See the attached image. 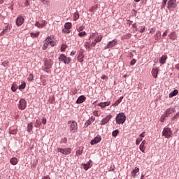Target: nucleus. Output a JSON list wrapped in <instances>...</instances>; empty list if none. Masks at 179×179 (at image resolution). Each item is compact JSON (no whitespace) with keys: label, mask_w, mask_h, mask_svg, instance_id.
Returning a JSON list of instances; mask_svg holds the SVG:
<instances>
[{"label":"nucleus","mask_w":179,"mask_h":179,"mask_svg":"<svg viewBox=\"0 0 179 179\" xmlns=\"http://www.w3.org/2000/svg\"><path fill=\"white\" fill-rule=\"evenodd\" d=\"M96 44H97V42H96V41H94L92 42L90 45H91V47H96Z\"/></svg>","instance_id":"obj_56"},{"label":"nucleus","mask_w":179,"mask_h":179,"mask_svg":"<svg viewBox=\"0 0 179 179\" xmlns=\"http://www.w3.org/2000/svg\"><path fill=\"white\" fill-rule=\"evenodd\" d=\"M24 23V18L22 16H20L16 20L17 26H22Z\"/></svg>","instance_id":"obj_11"},{"label":"nucleus","mask_w":179,"mask_h":179,"mask_svg":"<svg viewBox=\"0 0 179 179\" xmlns=\"http://www.w3.org/2000/svg\"><path fill=\"white\" fill-rule=\"evenodd\" d=\"M57 152H60V153H62L63 155H69L71 154V152H72V150L71 148H57Z\"/></svg>","instance_id":"obj_10"},{"label":"nucleus","mask_w":179,"mask_h":179,"mask_svg":"<svg viewBox=\"0 0 179 179\" xmlns=\"http://www.w3.org/2000/svg\"><path fill=\"white\" fill-rule=\"evenodd\" d=\"M101 79H102L103 80H108V77H107L106 75H103L101 77Z\"/></svg>","instance_id":"obj_52"},{"label":"nucleus","mask_w":179,"mask_h":179,"mask_svg":"<svg viewBox=\"0 0 179 179\" xmlns=\"http://www.w3.org/2000/svg\"><path fill=\"white\" fill-rule=\"evenodd\" d=\"M175 68H176V69H177L178 71H179V64H177L175 66Z\"/></svg>","instance_id":"obj_63"},{"label":"nucleus","mask_w":179,"mask_h":179,"mask_svg":"<svg viewBox=\"0 0 179 179\" xmlns=\"http://www.w3.org/2000/svg\"><path fill=\"white\" fill-rule=\"evenodd\" d=\"M122 99H124V96H121L119 99H117L115 103L113 104V106H118V104H120V103H121L122 101Z\"/></svg>","instance_id":"obj_34"},{"label":"nucleus","mask_w":179,"mask_h":179,"mask_svg":"<svg viewBox=\"0 0 179 179\" xmlns=\"http://www.w3.org/2000/svg\"><path fill=\"white\" fill-rule=\"evenodd\" d=\"M50 43L48 41H45V43H44L43 45L42 49L45 50L46 48H48V45Z\"/></svg>","instance_id":"obj_38"},{"label":"nucleus","mask_w":179,"mask_h":179,"mask_svg":"<svg viewBox=\"0 0 179 179\" xmlns=\"http://www.w3.org/2000/svg\"><path fill=\"white\" fill-rule=\"evenodd\" d=\"M42 179H50V176H44Z\"/></svg>","instance_id":"obj_64"},{"label":"nucleus","mask_w":179,"mask_h":179,"mask_svg":"<svg viewBox=\"0 0 179 179\" xmlns=\"http://www.w3.org/2000/svg\"><path fill=\"white\" fill-rule=\"evenodd\" d=\"M117 44H118V40L113 39V41L108 42V43L104 48V50H108V48H113V47H115Z\"/></svg>","instance_id":"obj_6"},{"label":"nucleus","mask_w":179,"mask_h":179,"mask_svg":"<svg viewBox=\"0 0 179 179\" xmlns=\"http://www.w3.org/2000/svg\"><path fill=\"white\" fill-rule=\"evenodd\" d=\"M177 94H178V90H174L173 92H171L169 94V97H174V96H177Z\"/></svg>","instance_id":"obj_26"},{"label":"nucleus","mask_w":179,"mask_h":179,"mask_svg":"<svg viewBox=\"0 0 179 179\" xmlns=\"http://www.w3.org/2000/svg\"><path fill=\"white\" fill-rule=\"evenodd\" d=\"M64 27L66 30H69L72 28V23L71 22H66L65 24H64Z\"/></svg>","instance_id":"obj_30"},{"label":"nucleus","mask_w":179,"mask_h":179,"mask_svg":"<svg viewBox=\"0 0 179 179\" xmlns=\"http://www.w3.org/2000/svg\"><path fill=\"white\" fill-rule=\"evenodd\" d=\"M69 124L70 125L71 132H72L73 134H75V132L78 131V123L75 122V120H73V121H69Z\"/></svg>","instance_id":"obj_5"},{"label":"nucleus","mask_w":179,"mask_h":179,"mask_svg":"<svg viewBox=\"0 0 179 179\" xmlns=\"http://www.w3.org/2000/svg\"><path fill=\"white\" fill-rule=\"evenodd\" d=\"M101 40H103V36H101V35L96 36V38L94 39L96 43H100V41H101Z\"/></svg>","instance_id":"obj_32"},{"label":"nucleus","mask_w":179,"mask_h":179,"mask_svg":"<svg viewBox=\"0 0 179 179\" xmlns=\"http://www.w3.org/2000/svg\"><path fill=\"white\" fill-rule=\"evenodd\" d=\"M30 35H31V37H32L33 38H37V37L40 36V31H38L36 33L31 32Z\"/></svg>","instance_id":"obj_28"},{"label":"nucleus","mask_w":179,"mask_h":179,"mask_svg":"<svg viewBox=\"0 0 179 179\" xmlns=\"http://www.w3.org/2000/svg\"><path fill=\"white\" fill-rule=\"evenodd\" d=\"M17 133V131H16V129H10L9 131L10 135H16Z\"/></svg>","instance_id":"obj_41"},{"label":"nucleus","mask_w":179,"mask_h":179,"mask_svg":"<svg viewBox=\"0 0 179 179\" xmlns=\"http://www.w3.org/2000/svg\"><path fill=\"white\" fill-rule=\"evenodd\" d=\"M94 120L95 118L92 117L91 119H89L86 122H85V125L86 127H89V125H90V124H93V122H94Z\"/></svg>","instance_id":"obj_27"},{"label":"nucleus","mask_w":179,"mask_h":179,"mask_svg":"<svg viewBox=\"0 0 179 179\" xmlns=\"http://www.w3.org/2000/svg\"><path fill=\"white\" fill-rule=\"evenodd\" d=\"M42 3H43L44 5H50V1L46 0H42Z\"/></svg>","instance_id":"obj_54"},{"label":"nucleus","mask_w":179,"mask_h":179,"mask_svg":"<svg viewBox=\"0 0 179 179\" xmlns=\"http://www.w3.org/2000/svg\"><path fill=\"white\" fill-rule=\"evenodd\" d=\"M45 24H47V22L45 20L42 21V23H40L38 22H36L35 23V26H36V27H38L40 29H43V27H45Z\"/></svg>","instance_id":"obj_13"},{"label":"nucleus","mask_w":179,"mask_h":179,"mask_svg":"<svg viewBox=\"0 0 179 179\" xmlns=\"http://www.w3.org/2000/svg\"><path fill=\"white\" fill-rule=\"evenodd\" d=\"M24 87H26V83L22 82V85H20L19 86V89H20V90H22L24 89Z\"/></svg>","instance_id":"obj_40"},{"label":"nucleus","mask_w":179,"mask_h":179,"mask_svg":"<svg viewBox=\"0 0 179 179\" xmlns=\"http://www.w3.org/2000/svg\"><path fill=\"white\" fill-rule=\"evenodd\" d=\"M79 37H83L86 36V31H82L78 34Z\"/></svg>","instance_id":"obj_48"},{"label":"nucleus","mask_w":179,"mask_h":179,"mask_svg":"<svg viewBox=\"0 0 179 179\" xmlns=\"http://www.w3.org/2000/svg\"><path fill=\"white\" fill-rule=\"evenodd\" d=\"M43 62H44V66H45V69H43V71H45V72H48L47 69H51V68H52V65H54V60L50 58H45L43 59Z\"/></svg>","instance_id":"obj_1"},{"label":"nucleus","mask_w":179,"mask_h":179,"mask_svg":"<svg viewBox=\"0 0 179 179\" xmlns=\"http://www.w3.org/2000/svg\"><path fill=\"white\" fill-rule=\"evenodd\" d=\"M26 107H27V101H26V99H21L18 104L19 110H24Z\"/></svg>","instance_id":"obj_8"},{"label":"nucleus","mask_w":179,"mask_h":179,"mask_svg":"<svg viewBox=\"0 0 179 179\" xmlns=\"http://www.w3.org/2000/svg\"><path fill=\"white\" fill-rule=\"evenodd\" d=\"M90 167H92V161L90 160L88 162H87V164H85L83 165V169L84 170L87 171L88 169H90Z\"/></svg>","instance_id":"obj_22"},{"label":"nucleus","mask_w":179,"mask_h":179,"mask_svg":"<svg viewBox=\"0 0 179 179\" xmlns=\"http://www.w3.org/2000/svg\"><path fill=\"white\" fill-rule=\"evenodd\" d=\"M138 171H139V168L135 167V169H133L131 172V177H132V178H135V177H136V174H138Z\"/></svg>","instance_id":"obj_16"},{"label":"nucleus","mask_w":179,"mask_h":179,"mask_svg":"<svg viewBox=\"0 0 179 179\" xmlns=\"http://www.w3.org/2000/svg\"><path fill=\"white\" fill-rule=\"evenodd\" d=\"M68 48V45L63 44L61 46V52H65V50H66Z\"/></svg>","instance_id":"obj_35"},{"label":"nucleus","mask_w":179,"mask_h":179,"mask_svg":"<svg viewBox=\"0 0 179 179\" xmlns=\"http://www.w3.org/2000/svg\"><path fill=\"white\" fill-rule=\"evenodd\" d=\"M58 59L60 62H63V64H65L66 65H69V64H71V57H68L64 54L60 55Z\"/></svg>","instance_id":"obj_4"},{"label":"nucleus","mask_w":179,"mask_h":179,"mask_svg":"<svg viewBox=\"0 0 179 179\" xmlns=\"http://www.w3.org/2000/svg\"><path fill=\"white\" fill-rule=\"evenodd\" d=\"M139 149L141 152H143V153H145V150H146V146H145V144H141Z\"/></svg>","instance_id":"obj_31"},{"label":"nucleus","mask_w":179,"mask_h":179,"mask_svg":"<svg viewBox=\"0 0 179 179\" xmlns=\"http://www.w3.org/2000/svg\"><path fill=\"white\" fill-rule=\"evenodd\" d=\"M145 31V26H141L140 29V33H143Z\"/></svg>","instance_id":"obj_58"},{"label":"nucleus","mask_w":179,"mask_h":179,"mask_svg":"<svg viewBox=\"0 0 179 179\" xmlns=\"http://www.w3.org/2000/svg\"><path fill=\"white\" fill-rule=\"evenodd\" d=\"M9 29H10V26L8 24L5 27L3 31H4V33H8V30H9Z\"/></svg>","instance_id":"obj_44"},{"label":"nucleus","mask_w":179,"mask_h":179,"mask_svg":"<svg viewBox=\"0 0 179 179\" xmlns=\"http://www.w3.org/2000/svg\"><path fill=\"white\" fill-rule=\"evenodd\" d=\"M45 41L49 43V44H50V45H51V47H54L55 45V42L54 41V40H52V38H51L50 36H48L45 38Z\"/></svg>","instance_id":"obj_17"},{"label":"nucleus","mask_w":179,"mask_h":179,"mask_svg":"<svg viewBox=\"0 0 179 179\" xmlns=\"http://www.w3.org/2000/svg\"><path fill=\"white\" fill-rule=\"evenodd\" d=\"M142 141H143L142 138H137L136 141V145L138 146V145H139V143H141V142H142Z\"/></svg>","instance_id":"obj_45"},{"label":"nucleus","mask_w":179,"mask_h":179,"mask_svg":"<svg viewBox=\"0 0 179 179\" xmlns=\"http://www.w3.org/2000/svg\"><path fill=\"white\" fill-rule=\"evenodd\" d=\"M166 118H167V116H166V115L164 114V115L161 117V118H160L161 122H164V120H166Z\"/></svg>","instance_id":"obj_46"},{"label":"nucleus","mask_w":179,"mask_h":179,"mask_svg":"<svg viewBox=\"0 0 179 179\" xmlns=\"http://www.w3.org/2000/svg\"><path fill=\"white\" fill-rule=\"evenodd\" d=\"M85 101H86L85 96H83V95H81V96H80L78 98V99H77V101H76V103H77V104H81V103H83V102Z\"/></svg>","instance_id":"obj_18"},{"label":"nucleus","mask_w":179,"mask_h":179,"mask_svg":"<svg viewBox=\"0 0 179 179\" xmlns=\"http://www.w3.org/2000/svg\"><path fill=\"white\" fill-rule=\"evenodd\" d=\"M33 131V122H30L27 125V132H31Z\"/></svg>","instance_id":"obj_29"},{"label":"nucleus","mask_w":179,"mask_h":179,"mask_svg":"<svg viewBox=\"0 0 179 179\" xmlns=\"http://www.w3.org/2000/svg\"><path fill=\"white\" fill-rule=\"evenodd\" d=\"M113 118V115H108L105 118H103L101 121V125H106L108 121H110V119Z\"/></svg>","instance_id":"obj_12"},{"label":"nucleus","mask_w":179,"mask_h":179,"mask_svg":"<svg viewBox=\"0 0 179 179\" xmlns=\"http://www.w3.org/2000/svg\"><path fill=\"white\" fill-rule=\"evenodd\" d=\"M140 138H145V132H143L141 134L139 135Z\"/></svg>","instance_id":"obj_62"},{"label":"nucleus","mask_w":179,"mask_h":179,"mask_svg":"<svg viewBox=\"0 0 179 179\" xmlns=\"http://www.w3.org/2000/svg\"><path fill=\"white\" fill-rule=\"evenodd\" d=\"M41 126V122L38 120H36L35 122V128H40Z\"/></svg>","instance_id":"obj_33"},{"label":"nucleus","mask_w":179,"mask_h":179,"mask_svg":"<svg viewBox=\"0 0 179 179\" xmlns=\"http://www.w3.org/2000/svg\"><path fill=\"white\" fill-rule=\"evenodd\" d=\"M79 17H80L79 12L76 11V13H74L73 17V20L74 22H76V20H78V19H79Z\"/></svg>","instance_id":"obj_25"},{"label":"nucleus","mask_w":179,"mask_h":179,"mask_svg":"<svg viewBox=\"0 0 179 179\" xmlns=\"http://www.w3.org/2000/svg\"><path fill=\"white\" fill-rule=\"evenodd\" d=\"M166 3H167V0H163L162 8H164V6H166Z\"/></svg>","instance_id":"obj_59"},{"label":"nucleus","mask_w":179,"mask_h":179,"mask_svg":"<svg viewBox=\"0 0 179 179\" xmlns=\"http://www.w3.org/2000/svg\"><path fill=\"white\" fill-rule=\"evenodd\" d=\"M115 120L116 124H118V125H120V124H124V122H125L127 117L125 116V114L124 113H120L117 115Z\"/></svg>","instance_id":"obj_2"},{"label":"nucleus","mask_w":179,"mask_h":179,"mask_svg":"<svg viewBox=\"0 0 179 179\" xmlns=\"http://www.w3.org/2000/svg\"><path fill=\"white\" fill-rule=\"evenodd\" d=\"M111 104V102H101L98 103L99 107H101V108H104V107H107L108 106H110Z\"/></svg>","instance_id":"obj_19"},{"label":"nucleus","mask_w":179,"mask_h":179,"mask_svg":"<svg viewBox=\"0 0 179 179\" xmlns=\"http://www.w3.org/2000/svg\"><path fill=\"white\" fill-rule=\"evenodd\" d=\"M101 141V136H98L91 141V145H96V143H99V142H100Z\"/></svg>","instance_id":"obj_15"},{"label":"nucleus","mask_w":179,"mask_h":179,"mask_svg":"<svg viewBox=\"0 0 179 179\" xmlns=\"http://www.w3.org/2000/svg\"><path fill=\"white\" fill-rule=\"evenodd\" d=\"M16 89H17V87H16L15 85H12L11 90L13 92H16Z\"/></svg>","instance_id":"obj_57"},{"label":"nucleus","mask_w":179,"mask_h":179,"mask_svg":"<svg viewBox=\"0 0 179 179\" xmlns=\"http://www.w3.org/2000/svg\"><path fill=\"white\" fill-rule=\"evenodd\" d=\"M24 5L25 6H30V0H25Z\"/></svg>","instance_id":"obj_53"},{"label":"nucleus","mask_w":179,"mask_h":179,"mask_svg":"<svg viewBox=\"0 0 179 179\" xmlns=\"http://www.w3.org/2000/svg\"><path fill=\"white\" fill-rule=\"evenodd\" d=\"M162 136L170 139L173 136V130L170 127H165L162 131Z\"/></svg>","instance_id":"obj_3"},{"label":"nucleus","mask_w":179,"mask_h":179,"mask_svg":"<svg viewBox=\"0 0 179 179\" xmlns=\"http://www.w3.org/2000/svg\"><path fill=\"white\" fill-rule=\"evenodd\" d=\"M178 117H179V112L178 113H176L173 117H172V118H171L172 121H174V120H176Z\"/></svg>","instance_id":"obj_50"},{"label":"nucleus","mask_w":179,"mask_h":179,"mask_svg":"<svg viewBox=\"0 0 179 179\" xmlns=\"http://www.w3.org/2000/svg\"><path fill=\"white\" fill-rule=\"evenodd\" d=\"M123 38L124 40H128V38H131V34H127L123 36Z\"/></svg>","instance_id":"obj_43"},{"label":"nucleus","mask_w":179,"mask_h":179,"mask_svg":"<svg viewBox=\"0 0 179 179\" xmlns=\"http://www.w3.org/2000/svg\"><path fill=\"white\" fill-rule=\"evenodd\" d=\"M41 124H43V125H45L47 124V118L45 117H43L42 118V121L41 122Z\"/></svg>","instance_id":"obj_47"},{"label":"nucleus","mask_w":179,"mask_h":179,"mask_svg":"<svg viewBox=\"0 0 179 179\" xmlns=\"http://www.w3.org/2000/svg\"><path fill=\"white\" fill-rule=\"evenodd\" d=\"M173 114H176V108H169L168 109L166 110L164 115L165 117H173Z\"/></svg>","instance_id":"obj_7"},{"label":"nucleus","mask_w":179,"mask_h":179,"mask_svg":"<svg viewBox=\"0 0 179 179\" xmlns=\"http://www.w3.org/2000/svg\"><path fill=\"white\" fill-rule=\"evenodd\" d=\"M34 79V76L33 75V73H30L28 76V80L29 82H31L33 81Z\"/></svg>","instance_id":"obj_37"},{"label":"nucleus","mask_w":179,"mask_h":179,"mask_svg":"<svg viewBox=\"0 0 179 179\" xmlns=\"http://www.w3.org/2000/svg\"><path fill=\"white\" fill-rule=\"evenodd\" d=\"M167 31H165L162 34V37H166V36H167Z\"/></svg>","instance_id":"obj_61"},{"label":"nucleus","mask_w":179,"mask_h":179,"mask_svg":"<svg viewBox=\"0 0 179 179\" xmlns=\"http://www.w3.org/2000/svg\"><path fill=\"white\" fill-rule=\"evenodd\" d=\"M177 7V0H169L168 1V9H173Z\"/></svg>","instance_id":"obj_9"},{"label":"nucleus","mask_w":179,"mask_h":179,"mask_svg":"<svg viewBox=\"0 0 179 179\" xmlns=\"http://www.w3.org/2000/svg\"><path fill=\"white\" fill-rule=\"evenodd\" d=\"M82 153H83V152H82V150H78L76 151V156L78 157H79V156H80V155H82Z\"/></svg>","instance_id":"obj_49"},{"label":"nucleus","mask_w":179,"mask_h":179,"mask_svg":"<svg viewBox=\"0 0 179 179\" xmlns=\"http://www.w3.org/2000/svg\"><path fill=\"white\" fill-rule=\"evenodd\" d=\"M1 65H3V66H9V61L6 60L3 62L1 63Z\"/></svg>","instance_id":"obj_42"},{"label":"nucleus","mask_w":179,"mask_h":179,"mask_svg":"<svg viewBox=\"0 0 179 179\" xmlns=\"http://www.w3.org/2000/svg\"><path fill=\"white\" fill-rule=\"evenodd\" d=\"M166 59H167V56L162 55V57L159 59V64H162V65H164V64H166Z\"/></svg>","instance_id":"obj_21"},{"label":"nucleus","mask_w":179,"mask_h":179,"mask_svg":"<svg viewBox=\"0 0 179 179\" xmlns=\"http://www.w3.org/2000/svg\"><path fill=\"white\" fill-rule=\"evenodd\" d=\"M135 64H136V60H135V59H133L130 62V65H135Z\"/></svg>","instance_id":"obj_55"},{"label":"nucleus","mask_w":179,"mask_h":179,"mask_svg":"<svg viewBox=\"0 0 179 179\" xmlns=\"http://www.w3.org/2000/svg\"><path fill=\"white\" fill-rule=\"evenodd\" d=\"M84 29H85V27H83V26H81V27H79L78 29H77V31H83V30H84Z\"/></svg>","instance_id":"obj_51"},{"label":"nucleus","mask_w":179,"mask_h":179,"mask_svg":"<svg viewBox=\"0 0 179 179\" xmlns=\"http://www.w3.org/2000/svg\"><path fill=\"white\" fill-rule=\"evenodd\" d=\"M153 78H155V79L157 78V75L159 73V69H153L152 70V72H151Z\"/></svg>","instance_id":"obj_20"},{"label":"nucleus","mask_w":179,"mask_h":179,"mask_svg":"<svg viewBox=\"0 0 179 179\" xmlns=\"http://www.w3.org/2000/svg\"><path fill=\"white\" fill-rule=\"evenodd\" d=\"M77 58L79 62H83V58H85V55H83V52H81L79 53Z\"/></svg>","instance_id":"obj_23"},{"label":"nucleus","mask_w":179,"mask_h":179,"mask_svg":"<svg viewBox=\"0 0 179 179\" xmlns=\"http://www.w3.org/2000/svg\"><path fill=\"white\" fill-rule=\"evenodd\" d=\"M118 134H120V131L118 129H116L113 131L112 136L115 137V136H117V135H118Z\"/></svg>","instance_id":"obj_39"},{"label":"nucleus","mask_w":179,"mask_h":179,"mask_svg":"<svg viewBox=\"0 0 179 179\" xmlns=\"http://www.w3.org/2000/svg\"><path fill=\"white\" fill-rule=\"evenodd\" d=\"M10 163L13 166H16V164H17V158H16V157L11 158L10 160Z\"/></svg>","instance_id":"obj_24"},{"label":"nucleus","mask_w":179,"mask_h":179,"mask_svg":"<svg viewBox=\"0 0 179 179\" xmlns=\"http://www.w3.org/2000/svg\"><path fill=\"white\" fill-rule=\"evenodd\" d=\"M93 114L95 117H99V112L97 110H94Z\"/></svg>","instance_id":"obj_60"},{"label":"nucleus","mask_w":179,"mask_h":179,"mask_svg":"<svg viewBox=\"0 0 179 179\" xmlns=\"http://www.w3.org/2000/svg\"><path fill=\"white\" fill-rule=\"evenodd\" d=\"M168 37L170 38V40H173V41L175 40H177V33L176 31L171 32L169 35Z\"/></svg>","instance_id":"obj_14"},{"label":"nucleus","mask_w":179,"mask_h":179,"mask_svg":"<svg viewBox=\"0 0 179 179\" xmlns=\"http://www.w3.org/2000/svg\"><path fill=\"white\" fill-rule=\"evenodd\" d=\"M84 47H85L87 48V50H91V48H92L90 43H89V42H86L84 45Z\"/></svg>","instance_id":"obj_36"}]
</instances>
